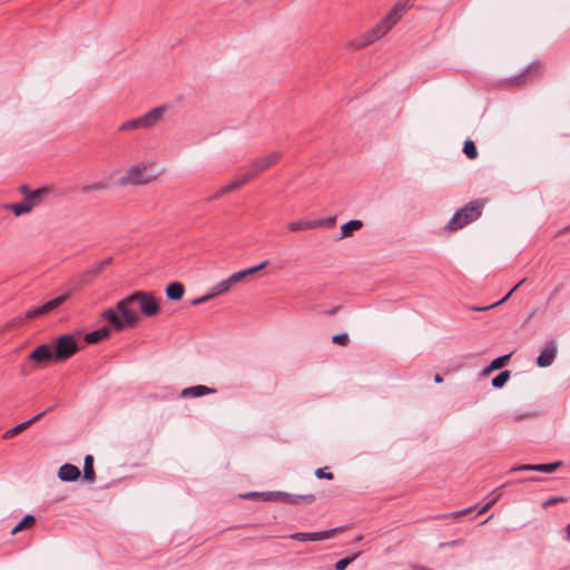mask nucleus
Returning a JSON list of instances; mask_svg holds the SVG:
<instances>
[{
  "label": "nucleus",
  "instance_id": "nucleus-6",
  "mask_svg": "<svg viewBox=\"0 0 570 570\" xmlns=\"http://www.w3.org/2000/svg\"><path fill=\"white\" fill-rule=\"evenodd\" d=\"M281 157L282 153L272 151L263 157L250 160L248 166L243 169V173L245 174V179L252 180L257 175H259L261 173L265 171L274 164H276Z\"/></svg>",
  "mask_w": 570,
  "mask_h": 570
},
{
  "label": "nucleus",
  "instance_id": "nucleus-41",
  "mask_svg": "<svg viewBox=\"0 0 570 570\" xmlns=\"http://www.w3.org/2000/svg\"><path fill=\"white\" fill-rule=\"evenodd\" d=\"M356 558L353 556L352 558L341 559L335 563V570H345L347 566Z\"/></svg>",
  "mask_w": 570,
  "mask_h": 570
},
{
  "label": "nucleus",
  "instance_id": "nucleus-43",
  "mask_svg": "<svg viewBox=\"0 0 570 570\" xmlns=\"http://www.w3.org/2000/svg\"><path fill=\"white\" fill-rule=\"evenodd\" d=\"M210 298H213V295H212V293L209 292L208 294H206V295H204V296H202V297H199V298L194 299V301H193V304H194V305H196V304H200V303H204V302H206V301H208V299H210Z\"/></svg>",
  "mask_w": 570,
  "mask_h": 570
},
{
  "label": "nucleus",
  "instance_id": "nucleus-38",
  "mask_svg": "<svg viewBox=\"0 0 570 570\" xmlns=\"http://www.w3.org/2000/svg\"><path fill=\"white\" fill-rule=\"evenodd\" d=\"M538 70L539 69V65H530L529 68L521 75H519L518 77H515L514 79H512L513 82H517V83H521L523 81H525V78L533 70Z\"/></svg>",
  "mask_w": 570,
  "mask_h": 570
},
{
  "label": "nucleus",
  "instance_id": "nucleus-29",
  "mask_svg": "<svg viewBox=\"0 0 570 570\" xmlns=\"http://www.w3.org/2000/svg\"><path fill=\"white\" fill-rule=\"evenodd\" d=\"M6 208L12 210L16 216H20L22 214H27V213H30L31 212V206L23 202L19 203V204H9V205H6Z\"/></svg>",
  "mask_w": 570,
  "mask_h": 570
},
{
  "label": "nucleus",
  "instance_id": "nucleus-9",
  "mask_svg": "<svg viewBox=\"0 0 570 570\" xmlns=\"http://www.w3.org/2000/svg\"><path fill=\"white\" fill-rule=\"evenodd\" d=\"M265 500L275 499L287 504H311L315 501L314 494H291L287 492H267L263 493Z\"/></svg>",
  "mask_w": 570,
  "mask_h": 570
},
{
  "label": "nucleus",
  "instance_id": "nucleus-28",
  "mask_svg": "<svg viewBox=\"0 0 570 570\" xmlns=\"http://www.w3.org/2000/svg\"><path fill=\"white\" fill-rule=\"evenodd\" d=\"M36 518L31 514H27L23 519L12 529L11 534H16L23 529L30 528L35 524Z\"/></svg>",
  "mask_w": 570,
  "mask_h": 570
},
{
  "label": "nucleus",
  "instance_id": "nucleus-35",
  "mask_svg": "<svg viewBox=\"0 0 570 570\" xmlns=\"http://www.w3.org/2000/svg\"><path fill=\"white\" fill-rule=\"evenodd\" d=\"M561 464H562L561 461H557V462H552V463L537 464V472L552 473L559 466H561Z\"/></svg>",
  "mask_w": 570,
  "mask_h": 570
},
{
  "label": "nucleus",
  "instance_id": "nucleus-22",
  "mask_svg": "<svg viewBox=\"0 0 570 570\" xmlns=\"http://www.w3.org/2000/svg\"><path fill=\"white\" fill-rule=\"evenodd\" d=\"M286 228L293 233L301 232V230L315 229V223L313 219L301 218L298 220L288 223L286 225Z\"/></svg>",
  "mask_w": 570,
  "mask_h": 570
},
{
  "label": "nucleus",
  "instance_id": "nucleus-15",
  "mask_svg": "<svg viewBox=\"0 0 570 570\" xmlns=\"http://www.w3.org/2000/svg\"><path fill=\"white\" fill-rule=\"evenodd\" d=\"M391 28L387 26V23L382 20L380 21L375 27H373L370 31L363 35V38L366 39V42L368 45L373 43L374 41L382 38L384 35H386Z\"/></svg>",
  "mask_w": 570,
  "mask_h": 570
},
{
  "label": "nucleus",
  "instance_id": "nucleus-26",
  "mask_svg": "<svg viewBox=\"0 0 570 570\" xmlns=\"http://www.w3.org/2000/svg\"><path fill=\"white\" fill-rule=\"evenodd\" d=\"M96 478V473L94 470V458L92 455L88 454L85 458L83 463V479L89 482H94Z\"/></svg>",
  "mask_w": 570,
  "mask_h": 570
},
{
  "label": "nucleus",
  "instance_id": "nucleus-20",
  "mask_svg": "<svg viewBox=\"0 0 570 570\" xmlns=\"http://www.w3.org/2000/svg\"><path fill=\"white\" fill-rule=\"evenodd\" d=\"M42 414H43V412L37 414L36 416H33L32 419H30L28 421H24L18 425L13 426L12 429H9L8 431L4 432L3 439H11V438L18 435L19 433L24 431L28 426H30L31 424L37 422L42 416Z\"/></svg>",
  "mask_w": 570,
  "mask_h": 570
},
{
  "label": "nucleus",
  "instance_id": "nucleus-33",
  "mask_svg": "<svg viewBox=\"0 0 570 570\" xmlns=\"http://www.w3.org/2000/svg\"><path fill=\"white\" fill-rule=\"evenodd\" d=\"M525 279H521L514 287H512V289H510V292L502 298L500 299L499 302L494 303V304H491L489 306H483V307H474L473 309L474 311H488L494 306H498L502 303H504L511 295L512 293L521 285L524 283Z\"/></svg>",
  "mask_w": 570,
  "mask_h": 570
},
{
  "label": "nucleus",
  "instance_id": "nucleus-10",
  "mask_svg": "<svg viewBox=\"0 0 570 570\" xmlns=\"http://www.w3.org/2000/svg\"><path fill=\"white\" fill-rule=\"evenodd\" d=\"M340 528H334L330 530L324 531H317V532H295L289 535L291 539L296 541H321L326 540L333 537L335 532L338 531Z\"/></svg>",
  "mask_w": 570,
  "mask_h": 570
},
{
  "label": "nucleus",
  "instance_id": "nucleus-24",
  "mask_svg": "<svg viewBox=\"0 0 570 570\" xmlns=\"http://www.w3.org/2000/svg\"><path fill=\"white\" fill-rule=\"evenodd\" d=\"M185 293L184 285L178 282H173L166 287V295L169 299L179 301Z\"/></svg>",
  "mask_w": 570,
  "mask_h": 570
},
{
  "label": "nucleus",
  "instance_id": "nucleus-18",
  "mask_svg": "<svg viewBox=\"0 0 570 570\" xmlns=\"http://www.w3.org/2000/svg\"><path fill=\"white\" fill-rule=\"evenodd\" d=\"M215 392H216L215 389H212V387H208L205 385H195V386L184 389L181 391V396L183 397H200V396H204L207 394H213Z\"/></svg>",
  "mask_w": 570,
  "mask_h": 570
},
{
  "label": "nucleus",
  "instance_id": "nucleus-17",
  "mask_svg": "<svg viewBox=\"0 0 570 570\" xmlns=\"http://www.w3.org/2000/svg\"><path fill=\"white\" fill-rule=\"evenodd\" d=\"M58 476L62 481H76L80 476V470L73 464L66 463L60 466Z\"/></svg>",
  "mask_w": 570,
  "mask_h": 570
},
{
  "label": "nucleus",
  "instance_id": "nucleus-50",
  "mask_svg": "<svg viewBox=\"0 0 570 570\" xmlns=\"http://www.w3.org/2000/svg\"><path fill=\"white\" fill-rule=\"evenodd\" d=\"M523 481H535L534 478H530V479H524Z\"/></svg>",
  "mask_w": 570,
  "mask_h": 570
},
{
  "label": "nucleus",
  "instance_id": "nucleus-49",
  "mask_svg": "<svg viewBox=\"0 0 570 570\" xmlns=\"http://www.w3.org/2000/svg\"><path fill=\"white\" fill-rule=\"evenodd\" d=\"M567 534H568V539H570V523L567 525Z\"/></svg>",
  "mask_w": 570,
  "mask_h": 570
},
{
  "label": "nucleus",
  "instance_id": "nucleus-1",
  "mask_svg": "<svg viewBox=\"0 0 570 570\" xmlns=\"http://www.w3.org/2000/svg\"><path fill=\"white\" fill-rule=\"evenodd\" d=\"M134 305L131 295H129L117 303V309H105L101 316L117 331H122L126 327H132L139 321V316L132 307Z\"/></svg>",
  "mask_w": 570,
  "mask_h": 570
},
{
  "label": "nucleus",
  "instance_id": "nucleus-19",
  "mask_svg": "<svg viewBox=\"0 0 570 570\" xmlns=\"http://www.w3.org/2000/svg\"><path fill=\"white\" fill-rule=\"evenodd\" d=\"M21 191L24 194V203L31 206V209L36 207L39 202L45 197L43 189L28 190L27 186L21 187Z\"/></svg>",
  "mask_w": 570,
  "mask_h": 570
},
{
  "label": "nucleus",
  "instance_id": "nucleus-7",
  "mask_svg": "<svg viewBox=\"0 0 570 570\" xmlns=\"http://www.w3.org/2000/svg\"><path fill=\"white\" fill-rule=\"evenodd\" d=\"M56 362H62L73 356L79 346L73 335L65 334L56 338L53 344Z\"/></svg>",
  "mask_w": 570,
  "mask_h": 570
},
{
  "label": "nucleus",
  "instance_id": "nucleus-46",
  "mask_svg": "<svg viewBox=\"0 0 570 570\" xmlns=\"http://www.w3.org/2000/svg\"><path fill=\"white\" fill-rule=\"evenodd\" d=\"M110 262H111V257H109V258H107V259L102 261V262L99 264V268H98V269H99V271H101L105 266H107L108 264H110Z\"/></svg>",
  "mask_w": 570,
  "mask_h": 570
},
{
  "label": "nucleus",
  "instance_id": "nucleus-36",
  "mask_svg": "<svg viewBox=\"0 0 570 570\" xmlns=\"http://www.w3.org/2000/svg\"><path fill=\"white\" fill-rule=\"evenodd\" d=\"M313 220L315 223V228H318V227L331 228V227H333L335 225L336 217L335 216H331V217H327V218L313 219Z\"/></svg>",
  "mask_w": 570,
  "mask_h": 570
},
{
  "label": "nucleus",
  "instance_id": "nucleus-45",
  "mask_svg": "<svg viewBox=\"0 0 570 570\" xmlns=\"http://www.w3.org/2000/svg\"><path fill=\"white\" fill-rule=\"evenodd\" d=\"M471 510H472V508H468V509L459 510V511L453 512V515H454V517L464 515V514H466L468 512H470Z\"/></svg>",
  "mask_w": 570,
  "mask_h": 570
},
{
  "label": "nucleus",
  "instance_id": "nucleus-3",
  "mask_svg": "<svg viewBox=\"0 0 570 570\" xmlns=\"http://www.w3.org/2000/svg\"><path fill=\"white\" fill-rule=\"evenodd\" d=\"M167 110L166 105H161L150 109L145 115L126 120L119 126V131H130L138 129H151L157 126L164 118Z\"/></svg>",
  "mask_w": 570,
  "mask_h": 570
},
{
  "label": "nucleus",
  "instance_id": "nucleus-13",
  "mask_svg": "<svg viewBox=\"0 0 570 570\" xmlns=\"http://www.w3.org/2000/svg\"><path fill=\"white\" fill-rule=\"evenodd\" d=\"M269 264V262L266 259V261H263L261 262L258 265L256 266H252V267H248V268H245V269H242V271H238L234 274H232L228 279L229 282L233 284V285H236L243 281H245L247 277L254 275L255 273H257L258 271H262L263 268H265L267 265Z\"/></svg>",
  "mask_w": 570,
  "mask_h": 570
},
{
  "label": "nucleus",
  "instance_id": "nucleus-2",
  "mask_svg": "<svg viewBox=\"0 0 570 570\" xmlns=\"http://www.w3.org/2000/svg\"><path fill=\"white\" fill-rule=\"evenodd\" d=\"M484 205L485 200L482 198L468 203L464 207L454 213L452 218L444 226V229L448 232H456L478 220L483 213Z\"/></svg>",
  "mask_w": 570,
  "mask_h": 570
},
{
  "label": "nucleus",
  "instance_id": "nucleus-27",
  "mask_svg": "<svg viewBox=\"0 0 570 570\" xmlns=\"http://www.w3.org/2000/svg\"><path fill=\"white\" fill-rule=\"evenodd\" d=\"M234 285L229 282L228 277L210 289L213 297L223 295L227 293Z\"/></svg>",
  "mask_w": 570,
  "mask_h": 570
},
{
  "label": "nucleus",
  "instance_id": "nucleus-23",
  "mask_svg": "<svg viewBox=\"0 0 570 570\" xmlns=\"http://www.w3.org/2000/svg\"><path fill=\"white\" fill-rule=\"evenodd\" d=\"M363 227V222L360 219H352L341 226V235L338 239H343L352 235L353 232L358 230Z\"/></svg>",
  "mask_w": 570,
  "mask_h": 570
},
{
  "label": "nucleus",
  "instance_id": "nucleus-51",
  "mask_svg": "<svg viewBox=\"0 0 570 570\" xmlns=\"http://www.w3.org/2000/svg\"><path fill=\"white\" fill-rule=\"evenodd\" d=\"M564 230H570V226L566 227Z\"/></svg>",
  "mask_w": 570,
  "mask_h": 570
},
{
  "label": "nucleus",
  "instance_id": "nucleus-12",
  "mask_svg": "<svg viewBox=\"0 0 570 570\" xmlns=\"http://www.w3.org/2000/svg\"><path fill=\"white\" fill-rule=\"evenodd\" d=\"M556 356H557V344L554 341H548L544 344L543 350L537 357V365L539 367H548L553 363Z\"/></svg>",
  "mask_w": 570,
  "mask_h": 570
},
{
  "label": "nucleus",
  "instance_id": "nucleus-31",
  "mask_svg": "<svg viewBox=\"0 0 570 570\" xmlns=\"http://www.w3.org/2000/svg\"><path fill=\"white\" fill-rule=\"evenodd\" d=\"M500 489H497L494 490L492 493H491V499L484 504L482 505L479 511H478V514H483L485 513L488 510H490L497 502L498 500L501 498V493L499 491Z\"/></svg>",
  "mask_w": 570,
  "mask_h": 570
},
{
  "label": "nucleus",
  "instance_id": "nucleus-30",
  "mask_svg": "<svg viewBox=\"0 0 570 570\" xmlns=\"http://www.w3.org/2000/svg\"><path fill=\"white\" fill-rule=\"evenodd\" d=\"M109 188V184L105 180L96 181L92 184H88L81 187V193L88 194L94 190H105Z\"/></svg>",
  "mask_w": 570,
  "mask_h": 570
},
{
  "label": "nucleus",
  "instance_id": "nucleus-42",
  "mask_svg": "<svg viewBox=\"0 0 570 570\" xmlns=\"http://www.w3.org/2000/svg\"><path fill=\"white\" fill-rule=\"evenodd\" d=\"M315 475L317 479L332 480L334 478L332 472H326L325 469H322V468H320L315 471Z\"/></svg>",
  "mask_w": 570,
  "mask_h": 570
},
{
  "label": "nucleus",
  "instance_id": "nucleus-40",
  "mask_svg": "<svg viewBox=\"0 0 570 570\" xmlns=\"http://www.w3.org/2000/svg\"><path fill=\"white\" fill-rule=\"evenodd\" d=\"M519 471H537V464H522L517 465L510 469V473L519 472Z\"/></svg>",
  "mask_w": 570,
  "mask_h": 570
},
{
  "label": "nucleus",
  "instance_id": "nucleus-39",
  "mask_svg": "<svg viewBox=\"0 0 570 570\" xmlns=\"http://www.w3.org/2000/svg\"><path fill=\"white\" fill-rule=\"evenodd\" d=\"M332 341L342 346H346L350 342L348 335L346 333L336 334L333 336Z\"/></svg>",
  "mask_w": 570,
  "mask_h": 570
},
{
  "label": "nucleus",
  "instance_id": "nucleus-32",
  "mask_svg": "<svg viewBox=\"0 0 570 570\" xmlns=\"http://www.w3.org/2000/svg\"><path fill=\"white\" fill-rule=\"evenodd\" d=\"M509 379H510V372L502 371L495 377L492 379V386L495 389H501L505 385V383L509 381Z\"/></svg>",
  "mask_w": 570,
  "mask_h": 570
},
{
  "label": "nucleus",
  "instance_id": "nucleus-21",
  "mask_svg": "<svg viewBox=\"0 0 570 570\" xmlns=\"http://www.w3.org/2000/svg\"><path fill=\"white\" fill-rule=\"evenodd\" d=\"M110 335V328L108 326H102L96 331L89 332L85 335V341L88 344H96Z\"/></svg>",
  "mask_w": 570,
  "mask_h": 570
},
{
  "label": "nucleus",
  "instance_id": "nucleus-34",
  "mask_svg": "<svg viewBox=\"0 0 570 570\" xmlns=\"http://www.w3.org/2000/svg\"><path fill=\"white\" fill-rule=\"evenodd\" d=\"M463 153L469 159H475L478 157V149L472 140H465Z\"/></svg>",
  "mask_w": 570,
  "mask_h": 570
},
{
  "label": "nucleus",
  "instance_id": "nucleus-8",
  "mask_svg": "<svg viewBox=\"0 0 570 570\" xmlns=\"http://www.w3.org/2000/svg\"><path fill=\"white\" fill-rule=\"evenodd\" d=\"M134 304H138L141 313L146 316H154L159 312L158 301L151 293L135 292L131 294Z\"/></svg>",
  "mask_w": 570,
  "mask_h": 570
},
{
  "label": "nucleus",
  "instance_id": "nucleus-47",
  "mask_svg": "<svg viewBox=\"0 0 570 570\" xmlns=\"http://www.w3.org/2000/svg\"><path fill=\"white\" fill-rule=\"evenodd\" d=\"M434 381H435V383H441L442 382L441 375L440 374H435Z\"/></svg>",
  "mask_w": 570,
  "mask_h": 570
},
{
  "label": "nucleus",
  "instance_id": "nucleus-14",
  "mask_svg": "<svg viewBox=\"0 0 570 570\" xmlns=\"http://www.w3.org/2000/svg\"><path fill=\"white\" fill-rule=\"evenodd\" d=\"M407 10V3L405 0H400L391 9L387 16L383 19L390 28H392Z\"/></svg>",
  "mask_w": 570,
  "mask_h": 570
},
{
  "label": "nucleus",
  "instance_id": "nucleus-25",
  "mask_svg": "<svg viewBox=\"0 0 570 570\" xmlns=\"http://www.w3.org/2000/svg\"><path fill=\"white\" fill-rule=\"evenodd\" d=\"M511 354L502 355L497 358H494L483 371V375H489L491 372L495 370L502 368L507 362L509 361Z\"/></svg>",
  "mask_w": 570,
  "mask_h": 570
},
{
  "label": "nucleus",
  "instance_id": "nucleus-16",
  "mask_svg": "<svg viewBox=\"0 0 570 570\" xmlns=\"http://www.w3.org/2000/svg\"><path fill=\"white\" fill-rule=\"evenodd\" d=\"M249 180L248 179H245V174L243 173V170L237 175V177L230 181L229 184H227L226 186L222 187L215 195H214V199L216 198H219L222 197L223 195L225 194H228L237 188H239L240 186H243L244 184L248 183Z\"/></svg>",
  "mask_w": 570,
  "mask_h": 570
},
{
  "label": "nucleus",
  "instance_id": "nucleus-4",
  "mask_svg": "<svg viewBox=\"0 0 570 570\" xmlns=\"http://www.w3.org/2000/svg\"><path fill=\"white\" fill-rule=\"evenodd\" d=\"M158 174L153 170L150 164L142 163L129 167L126 173L117 180L119 186L127 185H147L157 178Z\"/></svg>",
  "mask_w": 570,
  "mask_h": 570
},
{
  "label": "nucleus",
  "instance_id": "nucleus-48",
  "mask_svg": "<svg viewBox=\"0 0 570 570\" xmlns=\"http://www.w3.org/2000/svg\"><path fill=\"white\" fill-rule=\"evenodd\" d=\"M254 495H257V493H255V492H253V493H248V494L244 495V498H252V497H254Z\"/></svg>",
  "mask_w": 570,
  "mask_h": 570
},
{
  "label": "nucleus",
  "instance_id": "nucleus-37",
  "mask_svg": "<svg viewBox=\"0 0 570 570\" xmlns=\"http://www.w3.org/2000/svg\"><path fill=\"white\" fill-rule=\"evenodd\" d=\"M366 46H368V43L366 42V39L363 37H362V40H360V41L351 40L346 43V48L351 49V50H358Z\"/></svg>",
  "mask_w": 570,
  "mask_h": 570
},
{
  "label": "nucleus",
  "instance_id": "nucleus-5",
  "mask_svg": "<svg viewBox=\"0 0 570 570\" xmlns=\"http://www.w3.org/2000/svg\"><path fill=\"white\" fill-rule=\"evenodd\" d=\"M67 295H60L58 297H55L47 303L42 304L41 306L29 308L23 315H18L12 317L8 323L7 327H16V326H22L28 321L41 317L53 309L58 308L66 299Z\"/></svg>",
  "mask_w": 570,
  "mask_h": 570
},
{
  "label": "nucleus",
  "instance_id": "nucleus-11",
  "mask_svg": "<svg viewBox=\"0 0 570 570\" xmlns=\"http://www.w3.org/2000/svg\"><path fill=\"white\" fill-rule=\"evenodd\" d=\"M29 360L33 361L38 364H42L46 362H56L53 346L49 344H41L37 346L30 354Z\"/></svg>",
  "mask_w": 570,
  "mask_h": 570
},
{
  "label": "nucleus",
  "instance_id": "nucleus-44",
  "mask_svg": "<svg viewBox=\"0 0 570 570\" xmlns=\"http://www.w3.org/2000/svg\"><path fill=\"white\" fill-rule=\"evenodd\" d=\"M563 501H564V498H562V497H553V498H550L549 500H547L544 505H551V504H554L558 502H563Z\"/></svg>",
  "mask_w": 570,
  "mask_h": 570
}]
</instances>
